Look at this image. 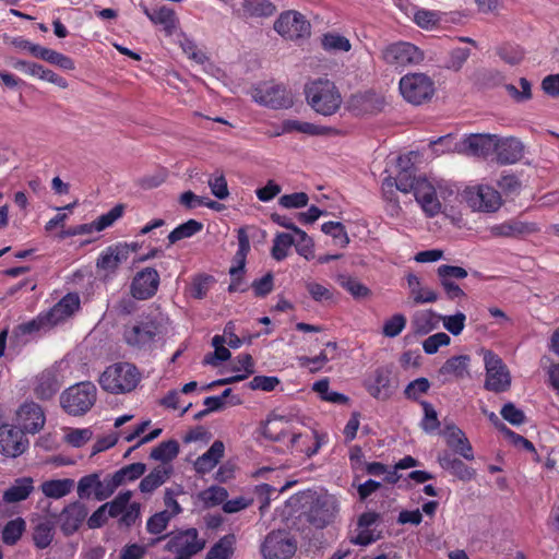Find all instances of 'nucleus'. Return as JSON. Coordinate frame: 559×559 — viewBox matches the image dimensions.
Returning <instances> with one entry per match:
<instances>
[{"label": "nucleus", "instance_id": "nucleus-50", "mask_svg": "<svg viewBox=\"0 0 559 559\" xmlns=\"http://www.w3.org/2000/svg\"><path fill=\"white\" fill-rule=\"evenodd\" d=\"M124 205L117 204L107 213L100 215L96 221L92 224L93 230L102 231L107 227L111 226L118 218H120L123 214Z\"/></svg>", "mask_w": 559, "mask_h": 559}, {"label": "nucleus", "instance_id": "nucleus-10", "mask_svg": "<svg viewBox=\"0 0 559 559\" xmlns=\"http://www.w3.org/2000/svg\"><path fill=\"white\" fill-rule=\"evenodd\" d=\"M463 195L473 211L496 212L502 204L500 193L488 186L466 188Z\"/></svg>", "mask_w": 559, "mask_h": 559}, {"label": "nucleus", "instance_id": "nucleus-60", "mask_svg": "<svg viewBox=\"0 0 559 559\" xmlns=\"http://www.w3.org/2000/svg\"><path fill=\"white\" fill-rule=\"evenodd\" d=\"M406 326V318L402 313H395L383 324L382 333L386 337H396Z\"/></svg>", "mask_w": 559, "mask_h": 559}, {"label": "nucleus", "instance_id": "nucleus-57", "mask_svg": "<svg viewBox=\"0 0 559 559\" xmlns=\"http://www.w3.org/2000/svg\"><path fill=\"white\" fill-rule=\"evenodd\" d=\"M207 185L214 197L219 200H225L229 195L227 180L223 173H216L207 180Z\"/></svg>", "mask_w": 559, "mask_h": 559}, {"label": "nucleus", "instance_id": "nucleus-27", "mask_svg": "<svg viewBox=\"0 0 559 559\" xmlns=\"http://www.w3.org/2000/svg\"><path fill=\"white\" fill-rule=\"evenodd\" d=\"M442 433L445 438L447 445L455 453L460 454L467 461L474 460L472 444L459 427L454 425L448 426Z\"/></svg>", "mask_w": 559, "mask_h": 559}, {"label": "nucleus", "instance_id": "nucleus-59", "mask_svg": "<svg viewBox=\"0 0 559 559\" xmlns=\"http://www.w3.org/2000/svg\"><path fill=\"white\" fill-rule=\"evenodd\" d=\"M93 437V432L88 428H70L67 435L64 436V440L67 443L74 448H81L86 442H88Z\"/></svg>", "mask_w": 559, "mask_h": 559}, {"label": "nucleus", "instance_id": "nucleus-48", "mask_svg": "<svg viewBox=\"0 0 559 559\" xmlns=\"http://www.w3.org/2000/svg\"><path fill=\"white\" fill-rule=\"evenodd\" d=\"M322 47L328 51H344L350 50L352 45L348 38L335 33H326L321 39Z\"/></svg>", "mask_w": 559, "mask_h": 559}, {"label": "nucleus", "instance_id": "nucleus-17", "mask_svg": "<svg viewBox=\"0 0 559 559\" xmlns=\"http://www.w3.org/2000/svg\"><path fill=\"white\" fill-rule=\"evenodd\" d=\"M238 250L234 257V265L229 270L231 276V283L228 286L229 293L239 290L241 274L243 273L246 265V258L250 250V241L245 228L238 230Z\"/></svg>", "mask_w": 559, "mask_h": 559}, {"label": "nucleus", "instance_id": "nucleus-20", "mask_svg": "<svg viewBox=\"0 0 559 559\" xmlns=\"http://www.w3.org/2000/svg\"><path fill=\"white\" fill-rule=\"evenodd\" d=\"M495 144L493 152L501 165L514 164L523 157L524 145L515 138L499 139L496 135Z\"/></svg>", "mask_w": 559, "mask_h": 559}, {"label": "nucleus", "instance_id": "nucleus-18", "mask_svg": "<svg viewBox=\"0 0 559 559\" xmlns=\"http://www.w3.org/2000/svg\"><path fill=\"white\" fill-rule=\"evenodd\" d=\"M495 141V134H471L457 144L456 150L466 155L485 157L493 152Z\"/></svg>", "mask_w": 559, "mask_h": 559}, {"label": "nucleus", "instance_id": "nucleus-4", "mask_svg": "<svg viewBox=\"0 0 559 559\" xmlns=\"http://www.w3.org/2000/svg\"><path fill=\"white\" fill-rule=\"evenodd\" d=\"M141 374L130 362H118L106 368L99 377L100 386L110 393H127L135 389Z\"/></svg>", "mask_w": 559, "mask_h": 559}, {"label": "nucleus", "instance_id": "nucleus-30", "mask_svg": "<svg viewBox=\"0 0 559 559\" xmlns=\"http://www.w3.org/2000/svg\"><path fill=\"white\" fill-rule=\"evenodd\" d=\"M79 307V296L75 294H68L46 313L47 322L50 325H56L66 318L72 316Z\"/></svg>", "mask_w": 559, "mask_h": 559}, {"label": "nucleus", "instance_id": "nucleus-13", "mask_svg": "<svg viewBox=\"0 0 559 559\" xmlns=\"http://www.w3.org/2000/svg\"><path fill=\"white\" fill-rule=\"evenodd\" d=\"M160 277L154 267H145L135 273L130 284V294L138 300H146L155 296Z\"/></svg>", "mask_w": 559, "mask_h": 559}, {"label": "nucleus", "instance_id": "nucleus-16", "mask_svg": "<svg viewBox=\"0 0 559 559\" xmlns=\"http://www.w3.org/2000/svg\"><path fill=\"white\" fill-rule=\"evenodd\" d=\"M87 516V508L80 501L72 502L57 515L60 530L64 536L73 535Z\"/></svg>", "mask_w": 559, "mask_h": 559}, {"label": "nucleus", "instance_id": "nucleus-52", "mask_svg": "<svg viewBox=\"0 0 559 559\" xmlns=\"http://www.w3.org/2000/svg\"><path fill=\"white\" fill-rule=\"evenodd\" d=\"M228 492L224 487L211 486L200 493V499L206 507H215L225 502Z\"/></svg>", "mask_w": 559, "mask_h": 559}, {"label": "nucleus", "instance_id": "nucleus-34", "mask_svg": "<svg viewBox=\"0 0 559 559\" xmlns=\"http://www.w3.org/2000/svg\"><path fill=\"white\" fill-rule=\"evenodd\" d=\"M407 285L409 288V296L415 305L431 304L439 299V295L433 289L423 286L420 278L409 273L406 276Z\"/></svg>", "mask_w": 559, "mask_h": 559}, {"label": "nucleus", "instance_id": "nucleus-38", "mask_svg": "<svg viewBox=\"0 0 559 559\" xmlns=\"http://www.w3.org/2000/svg\"><path fill=\"white\" fill-rule=\"evenodd\" d=\"M171 472V467L160 465L153 468L151 473L140 481V491L143 493H152L169 478Z\"/></svg>", "mask_w": 559, "mask_h": 559}, {"label": "nucleus", "instance_id": "nucleus-46", "mask_svg": "<svg viewBox=\"0 0 559 559\" xmlns=\"http://www.w3.org/2000/svg\"><path fill=\"white\" fill-rule=\"evenodd\" d=\"M215 278L209 274H198L190 285V295L195 299H203L215 283Z\"/></svg>", "mask_w": 559, "mask_h": 559}, {"label": "nucleus", "instance_id": "nucleus-3", "mask_svg": "<svg viewBox=\"0 0 559 559\" xmlns=\"http://www.w3.org/2000/svg\"><path fill=\"white\" fill-rule=\"evenodd\" d=\"M308 104L323 116L335 114L342 104V96L335 84L329 80L319 79L305 86Z\"/></svg>", "mask_w": 559, "mask_h": 559}, {"label": "nucleus", "instance_id": "nucleus-28", "mask_svg": "<svg viewBox=\"0 0 559 559\" xmlns=\"http://www.w3.org/2000/svg\"><path fill=\"white\" fill-rule=\"evenodd\" d=\"M384 107L382 96L373 92H366L353 95L350 98V108L357 115H372L381 111Z\"/></svg>", "mask_w": 559, "mask_h": 559}, {"label": "nucleus", "instance_id": "nucleus-1", "mask_svg": "<svg viewBox=\"0 0 559 559\" xmlns=\"http://www.w3.org/2000/svg\"><path fill=\"white\" fill-rule=\"evenodd\" d=\"M300 516L312 527L323 530L334 523L340 503L325 490H307L299 495Z\"/></svg>", "mask_w": 559, "mask_h": 559}, {"label": "nucleus", "instance_id": "nucleus-51", "mask_svg": "<svg viewBox=\"0 0 559 559\" xmlns=\"http://www.w3.org/2000/svg\"><path fill=\"white\" fill-rule=\"evenodd\" d=\"M321 230L330 235L341 247H346L349 242L345 227L340 222H326L322 225Z\"/></svg>", "mask_w": 559, "mask_h": 559}, {"label": "nucleus", "instance_id": "nucleus-9", "mask_svg": "<svg viewBox=\"0 0 559 559\" xmlns=\"http://www.w3.org/2000/svg\"><path fill=\"white\" fill-rule=\"evenodd\" d=\"M251 97L255 103L272 109H283L293 106L290 92L281 84H260L251 91Z\"/></svg>", "mask_w": 559, "mask_h": 559}, {"label": "nucleus", "instance_id": "nucleus-36", "mask_svg": "<svg viewBox=\"0 0 559 559\" xmlns=\"http://www.w3.org/2000/svg\"><path fill=\"white\" fill-rule=\"evenodd\" d=\"M439 316L432 310L416 311L412 318L411 326L415 334L426 335L438 326Z\"/></svg>", "mask_w": 559, "mask_h": 559}, {"label": "nucleus", "instance_id": "nucleus-15", "mask_svg": "<svg viewBox=\"0 0 559 559\" xmlns=\"http://www.w3.org/2000/svg\"><path fill=\"white\" fill-rule=\"evenodd\" d=\"M27 447L28 440L25 438L23 429L9 425L0 427V453L16 457L24 453Z\"/></svg>", "mask_w": 559, "mask_h": 559}, {"label": "nucleus", "instance_id": "nucleus-47", "mask_svg": "<svg viewBox=\"0 0 559 559\" xmlns=\"http://www.w3.org/2000/svg\"><path fill=\"white\" fill-rule=\"evenodd\" d=\"M295 243V237L290 234L280 233L273 240L272 247V257L276 261L284 260L287 254L289 248Z\"/></svg>", "mask_w": 559, "mask_h": 559}, {"label": "nucleus", "instance_id": "nucleus-31", "mask_svg": "<svg viewBox=\"0 0 559 559\" xmlns=\"http://www.w3.org/2000/svg\"><path fill=\"white\" fill-rule=\"evenodd\" d=\"M536 230L534 224L525 223L519 219H510L489 228L493 237L515 238L522 235L531 234Z\"/></svg>", "mask_w": 559, "mask_h": 559}, {"label": "nucleus", "instance_id": "nucleus-53", "mask_svg": "<svg viewBox=\"0 0 559 559\" xmlns=\"http://www.w3.org/2000/svg\"><path fill=\"white\" fill-rule=\"evenodd\" d=\"M295 234V243L297 252L305 257L307 260L313 257V241L307 235L306 231L301 230L299 227L294 229Z\"/></svg>", "mask_w": 559, "mask_h": 559}, {"label": "nucleus", "instance_id": "nucleus-5", "mask_svg": "<svg viewBox=\"0 0 559 559\" xmlns=\"http://www.w3.org/2000/svg\"><path fill=\"white\" fill-rule=\"evenodd\" d=\"M96 386L90 382H80L67 389L60 396L62 408L72 416L86 414L96 402Z\"/></svg>", "mask_w": 559, "mask_h": 559}, {"label": "nucleus", "instance_id": "nucleus-2", "mask_svg": "<svg viewBox=\"0 0 559 559\" xmlns=\"http://www.w3.org/2000/svg\"><path fill=\"white\" fill-rule=\"evenodd\" d=\"M163 332L162 320L156 316L142 317L124 326V342L139 350L152 349Z\"/></svg>", "mask_w": 559, "mask_h": 559}, {"label": "nucleus", "instance_id": "nucleus-40", "mask_svg": "<svg viewBox=\"0 0 559 559\" xmlns=\"http://www.w3.org/2000/svg\"><path fill=\"white\" fill-rule=\"evenodd\" d=\"M100 474L92 473L83 476L78 483V496L80 499H88L93 495L98 501V492L100 490Z\"/></svg>", "mask_w": 559, "mask_h": 559}, {"label": "nucleus", "instance_id": "nucleus-22", "mask_svg": "<svg viewBox=\"0 0 559 559\" xmlns=\"http://www.w3.org/2000/svg\"><path fill=\"white\" fill-rule=\"evenodd\" d=\"M17 418L22 429L29 433H36L45 425V415L41 407L34 403H24L19 412Z\"/></svg>", "mask_w": 559, "mask_h": 559}, {"label": "nucleus", "instance_id": "nucleus-43", "mask_svg": "<svg viewBox=\"0 0 559 559\" xmlns=\"http://www.w3.org/2000/svg\"><path fill=\"white\" fill-rule=\"evenodd\" d=\"M235 540L233 534L225 535L209 550L205 559H229L234 554Z\"/></svg>", "mask_w": 559, "mask_h": 559}, {"label": "nucleus", "instance_id": "nucleus-45", "mask_svg": "<svg viewBox=\"0 0 559 559\" xmlns=\"http://www.w3.org/2000/svg\"><path fill=\"white\" fill-rule=\"evenodd\" d=\"M25 531V521L17 518L9 521L2 530V540L7 545H14Z\"/></svg>", "mask_w": 559, "mask_h": 559}, {"label": "nucleus", "instance_id": "nucleus-62", "mask_svg": "<svg viewBox=\"0 0 559 559\" xmlns=\"http://www.w3.org/2000/svg\"><path fill=\"white\" fill-rule=\"evenodd\" d=\"M521 91L512 84H507L506 90L508 94L518 103H522L532 98L531 83L525 78L519 80Z\"/></svg>", "mask_w": 559, "mask_h": 559}, {"label": "nucleus", "instance_id": "nucleus-11", "mask_svg": "<svg viewBox=\"0 0 559 559\" xmlns=\"http://www.w3.org/2000/svg\"><path fill=\"white\" fill-rule=\"evenodd\" d=\"M274 29L281 36L294 40L310 35V23L301 13L287 11L275 21Z\"/></svg>", "mask_w": 559, "mask_h": 559}, {"label": "nucleus", "instance_id": "nucleus-19", "mask_svg": "<svg viewBox=\"0 0 559 559\" xmlns=\"http://www.w3.org/2000/svg\"><path fill=\"white\" fill-rule=\"evenodd\" d=\"M413 193L428 216L432 217L441 211V203L437 197L436 189L426 178H419V182Z\"/></svg>", "mask_w": 559, "mask_h": 559}, {"label": "nucleus", "instance_id": "nucleus-56", "mask_svg": "<svg viewBox=\"0 0 559 559\" xmlns=\"http://www.w3.org/2000/svg\"><path fill=\"white\" fill-rule=\"evenodd\" d=\"M170 520L171 514L168 510L157 512L147 520L146 530L148 533L154 535L160 534L166 530Z\"/></svg>", "mask_w": 559, "mask_h": 559}, {"label": "nucleus", "instance_id": "nucleus-42", "mask_svg": "<svg viewBox=\"0 0 559 559\" xmlns=\"http://www.w3.org/2000/svg\"><path fill=\"white\" fill-rule=\"evenodd\" d=\"M179 454V443L177 440H167L160 442L151 451L150 457L164 464L171 462Z\"/></svg>", "mask_w": 559, "mask_h": 559}, {"label": "nucleus", "instance_id": "nucleus-21", "mask_svg": "<svg viewBox=\"0 0 559 559\" xmlns=\"http://www.w3.org/2000/svg\"><path fill=\"white\" fill-rule=\"evenodd\" d=\"M365 386L369 394L378 400H388L394 392L391 384L390 371L384 368H378L365 381Z\"/></svg>", "mask_w": 559, "mask_h": 559}, {"label": "nucleus", "instance_id": "nucleus-55", "mask_svg": "<svg viewBox=\"0 0 559 559\" xmlns=\"http://www.w3.org/2000/svg\"><path fill=\"white\" fill-rule=\"evenodd\" d=\"M151 21L154 24H162L164 25L165 29L168 33H171V31L176 27V15L175 12L167 8L162 7L157 11H154L151 16Z\"/></svg>", "mask_w": 559, "mask_h": 559}, {"label": "nucleus", "instance_id": "nucleus-33", "mask_svg": "<svg viewBox=\"0 0 559 559\" xmlns=\"http://www.w3.org/2000/svg\"><path fill=\"white\" fill-rule=\"evenodd\" d=\"M224 452L225 445L223 441H214L210 449L194 462L195 472L198 474H206L211 472L224 456Z\"/></svg>", "mask_w": 559, "mask_h": 559}, {"label": "nucleus", "instance_id": "nucleus-23", "mask_svg": "<svg viewBox=\"0 0 559 559\" xmlns=\"http://www.w3.org/2000/svg\"><path fill=\"white\" fill-rule=\"evenodd\" d=\"M437 460L443 469L450 472L460 480L469 481L476 475L475 469L468 467L462 460L448 450L439 452Z\"/></svg>", "mask_w": 559, "mask_h": 559}, {"label": "nucleus", "instance_id": "nucleus-14", "mask_svg": "<svg viewBox=\"0 0 559 559\" xmlns=\"http://www.w3.org/2000/svg\"><path fill=\"white\" fill-rule=\"evenodd\" d=\"M204 546L205 542L198 538V531L195 528H188L171 535L165 546V549L175 552L178 556L190 558L201 551Z\"/></svg>", "mask_w": 559, "mask_h": 559}, {"label": "nucleus", "instance_id": "nucleus-32", "mask_svg": "<svg viewBox=\"0 0 559 559\" xmlns=\"http://www.w3.org/2000/svg\"><path fill=\"white\" fill-rule=\"evenodd\" d=\"M128 260L126 246H109L97 259L96 266L106 273H114L119 265Z\"/></svg>", "mask_w": 559, "mask_h": 559}, {"label": "nucleus", "instance_id": "nucleus-25", "mask_svg": "<svg viewBox=\"0 0 559 559\" xmlns=\"http://www.w3.org/2000/svg\"><path fill=\"white\" fill-rule=\"evenodd\" d=\"M411 152L397 158L399 173L396 175L397 190L403 193L414 192L420 177H416Z\"/></svg>", "mask_w": 559, "mask_h": 559}, {"label": "nucleus", "instance_id": "nucleus-44", "mask_svg": "<svg viewBox=\"0 0 559 559\" xmlns=\"http://www.w3.org/2000/svg\"><path fill=\"white\" fill-rule=\"evenodd\" d=\"M203 228L202 223L195 221V219H189L188 222L179 225L176 227L169 235H168V241L169 245H174L177 241L190 238L197 233L201 231Z\"/></svg>", "mask_w": 559, "mask_h": 559}, {"label": "nucleus", "instance_id": "nucleus-41", "mask_svg": "<svg viewBox=\"0 0 559 559\" xmlns=\"http://www.w3.org/2000/svg\"><path fill=\"white\" fill-rule=\"evenodd\" d=\"M74 481L70 478L53 479L43 483V493L48 498L60 499L71 492Z\"/></svg>", "mask_w": 559, "mask_h": 559}, {"label": "nucleus", "instance_id": "nucleus-8", "mask_svg": "<svg viewBox=\"0 0 559 559\" xmlns=\"http://www.w3.org/2000/svg\"><path fill=\"white\" fill-rule=\"evenodd\" d=\"M297 550V542L285 531H272L261 545L264 559H290Z\"/></svg>", "mask_w": 559, "mask_h": 559}, {"label": "nucleus", "instance_id": "nucleus-6", "mask_svg": "<svg viewBox=\"0 0 559 559\" xmlns=\"http://www.w3.org/2000/svg\"><path fill=\"white\" fill-rule=\"evenodd\" d=\"M402 96L411 104L421 105L435 94V82L425 73H409L400 80Z\"/></svg>", "mask_w": 559, "mask_h": 559}, {"label": "nucleus", "instance_id": "nucleus-24", "mask_svg": "<svg viewBox=\"0 0 559 559\" xmlns=\"http://www.w3.org/2000/svg\"><path fill=\"white\" fill-rule=\"evenodd\" d=\"M469 362L468 355H459L447 359L438 371L441 381L445 383L452 379L461 380L469 377Z\"/></svg>", "mask_w": 559, "mask_h": 559}, {"label": "nucleus", "instance_id": "nucleus-39", "mask_svg": "<svg viewBox=\"0 0 559 559\" xmlns=\"http://www.w3.org/2000/svg\"><path fill=\"white\" fill-rule=\"evenodd\" d=\"M33 488V480L31 478H19L4 491L3 500L8 503L25 500L31 495Z\"/></svg>", "mask_w": 559, "mask_h": 559}, {"label": "nucleus", "instance_id": "nucleus-26", "mask_svg": "<svg viewBox=\"0 0 559 559\" xmlns=\"http://www.w3.org/2000/svg\"><path fill=\"white\" fill-rule=\"evenodd\" d=\"M57 514H50L49 516H39L33 521V540L37 548H47L55 536V524Z\"/></svg>", "mask_w": 559, "mask_h": 559}, {"label": "nucleus", "instance_id": "nucleus-58", "mask_svg": "<svg viewBox=\"0 0 559 559\" xmlns=\"http://www.w3.org/2000/svg\"><path fill=\"white\" fill-rule=\"evenodd\" d=\"M132 497L131 491L120 492L112 501L106 502L104 506H107V513L111 518L121 516L127 506L130 502Z\"/></svg>", "mask_w": 559, "mask_h": 559}, {"label": "nucleus", "instance_id": "nucleus-54", "mask_svg": "<svg viewBox=\"0 0 559 559\" xmlns=\"http://www.w3.org/2000/svg\"><path fill=\"white\" fill-rule=\"evenodd\" d=\"M440 320L447 331L452 335L457 336L464 330L466 316L463 312H456L451 316H439V321Z\"/></svg>", "mask_w": 559, "mask_h": 559}, {"label": "nucleus", "instance_id": "nucleus-35", "mask_svg": "<svg viewBox=\"0 0 559 559\" xmlns=\"http://www.w3.org/2000/svg\"><path fill=\"white\" fill-rule=\"evenodd\" d=\"M60 389L56 374L50 370L43 371L36 379L35 394L40 400L51 399Z\"/></svg>", "mask_w": 559, "mask_h": 559}, {"label": "nucleus", "instance_id": "nucleus-37", "mask_svg": "<svg viewBox=\"0 0 559 559\" xmlns=\"http://www.w3.org/2000/svg\"><path fill=\"white\" fill-rule=\"evenodd\" d=\"M300 132L308 135H325L334 133V130L329 127H320L314 123L287 119L282 122V132Z\"/></svg>", "mask_w": 559, "mask_h": 559}, {"label": "nucleus", "instance_id": "nucleus-29", "mask_svg": "<svg viewBox=\"0 0 559 559\" xmlns=\"http://www.w3.org/2000/svg\"><path fill=\"white\" fill-rule=\"evenodd\" d=\"M275 5L267 0H242L234 14L240 19L269 17L275 13Z\"/></svg>", "mask_w": 559, "mask_h": 559}, {"label": "nucleus", "instance_id": "nucleus-63", "mask_svg": "<svg viewBox=\"0 0 559 559\" xmlns=\"http://www.w3.org/2000/svg\"><path fill=\"white\" fill-rule=\"evenodd\" d=\"M451 342L450 336L444 332H438L428 336L423 342V348L426 354L432 355L438 352L441 346H447Z\"/></svg>", "mask_w": 559, "mask_h": 559}, {"label": "nucleus", "instance_id": "nucleus-49", "mask_svg": "<svg viewBox=\"0 0 559 559\" xmlns=\"http://www.w3.org/2000/svg\"><path fill=\"white\" fill-rule=\"evenodd\" d=\"M338 284L354 298H366L370 295V289L354 277L342 275L338 277Z\"/></svg>", "mask_w": 559, "mask_h": 559}, {"label": "nucleus", "instance_id": "nucleus-64", "mask_svg": "<svg viewBox=\"0 0 559 559\" xmlns=\"http://www.w3.org/2000/svg\"><path fill=\"white\" fill-rule=\"evenodd\" d=\"M501 416L504 420L513 426H520L525 423L526 416L523 411L515 407L511 402L503 405L500 411Z\"/></svg>", "mask_w": 559, "mask_h": 559}, {"label": "nucleus", "instance_id": "nucleus-61", "mask_svg": "<svg viewBox=\"0 0 559 559\" xmlns=\"http://www.w3.org/2000/svg\"><path fill=\"white\" fill-rule=\"evenodd\" d=\"M146 472V465L144 463H132L118 469V474L122 484L126 481H132L140 478Z\"/></svg>", "mask_w": 559, "mask_h": 559}, {"label": "nucleus", "instance_id": "nucleus-7", "mask_svg": "<svg viewBox=\"0 0 559 559\" xmlns=\"http://www.w3.org/2000/svg\"><path fill=\"white\" fill-rule=\"evenodd\" d=\"M485 389L495 393L506 392L511 385V374L502 359L490 350L484 354Z\"/></svg>", "mask_w": 559, "mask_h": 559}, {"label": "nucleus", "instance_id": "nucleus-12", "mask_svg": "<svg viewBox=\"0 0 559 559\" xmlns=\"http://www.w3.org/2000/svg\"><path fill=\"white\" fill-rule=\"evenodd\" d=\"M382 59L391 66L418 64L424 60V52L411 43L400 41L383 49Z\"/></svg>", "mask_w": 559, "mask_h": 559}]
</instances>
